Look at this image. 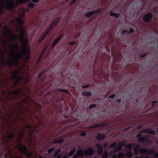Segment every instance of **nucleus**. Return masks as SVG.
I'll return each instance as SVG.
<instances>
[{
    "label": "nucleus",
    "mask_w": 158,
    "mask_h": 158,
    "mask_svg": "<svg viewBox=\"0 0 158 158\" xmlns=\"http://www.w3.org/2000/svg\"><path fill=\"white\" fill-rule=\"evenodd\" d=\"M61 91H64L65 92H66V93H69V92L67 90H65V89H61L60 90Z\"/></svg>",
    "instance_id": "c03bdc74"
},
{
    "label": "nucleus",
    "mask_w": 158,
    "mask_h": 158,
    "mask_svg": "<svg viewBox=\"0 0 158 158\" xmlns=\"http://www.w3.org/2000/svg\"><path fill=\"white\" fill-rule=\"evenodd\" d=\"M20 92V91L19 90H16L10 93V94H18Z\"/></svg>",
    "instance_id": "c756f323"
},
{
    "label": "nucleus",
    "mask_w": 158,
    "mask_h": 158,
    "mask_svg": "<svg viewBox=\"0 0 158 158\" xmlns=\"http://www.w3.org/2000/svg\"><path fill=\"white\" fill-rule=\"evenodd\" d=\"M126 156L127 157H131L132 156V153L131 152H128L126 153Z\"/></svg>",
    "instance_id": "412c9836"
},
{
    "label": "nucleus",
    "mask_w": 158,
    "mask_h": 158,
    "mask_svg": "<svg viewBox=\"0 0 158 158\" xmlns=\"http://www.w3.org/2000/svg\"><path fill=\"white\" fill-rule=\"evenodd\" d=\"M108 156V153L107 152H105L102 156L103 158H107Z\"/></svg>",
    "instance_id": "a878e982"
},
{
    "label": "nucleus",
    "mask_w": 158,
    "mask_h": 158,
    "mask_svg": "<svg viewBox=\"0 0 158 158\" xmlns=\"http://www.w3.org/2000/svg\"><path fill=\"white\" fill-rule=\"evenodd\" d=\"M140 146L139 145H136L135 146L134 148V151L135 154H137L139 151Z\"/></svg>",
    "instance_id": "9b49d317"
},
{
    "label": "nucleus",
    "mask_w": 158,
    "mask_h": 158,
    "mask_svg": "<svg viewBox=\"0 0 158 158\" xmlns=\"http://www.w3.org/2000/svg\"><path fill=\"white\" fill-rule=\"evenodd\" d=\"M76 1L75 0H73L69 4L70 5H72L74 3L76 2Z\"/></svg>",
    "instance_id": "a19ab883"
},
{
    "label": "nucleus",
    "mask_w": 158,
    "mask_h": 158,
    "mask_svg": "<svg viewBox=\"0 0 158 158\" xmlns=\"http://www.w3.org/2000/svg\"><path fill=\"white\" fill-rule=\"evenodd\" d=\"M84 152V151H82V150L80 149L78 150L77 153L76 155H78L79 156H82L85 155Z\"/></svg>",
    "instance_id": "f8f14e48"
},
{
    "label": "nucleus",
    "mask_w": 158,
    "mask_h": 158,
    "mask_svg": "<svg viewBox=\"0 0 158 158\" xmlns=\"http://www.w3.org/2000/svg\"><path fill=\"white\" fill-rule=\"evenodd\" d=\"M152 15L150 13H149L146 15L143 18V20L145 22H148L151 19L152 17Z\"/></svg>",
    "instance_id": "39448f33"
},
{
    "label": "nucleus",
    "mask_w": 158,
    "mask_h": 158,
    "mask_svg": "<svg viewBox=\"0 0 158 158\" xmlns=\"http://www.w3.org/2000/svg\"><path fill=\"white\" fill-rule=\"evenodd\" d=\"M63 141V140L61 139H56L54 143H62Z\"/></svg>",
    "instance_id": "aec40b11"
},
{
    "label": "nucleus",
    "mask_w": 158,
    "mask_h": 158,
    "mask_svg": "<svg viewBox=\"0 0 158 158\" xmlns=\"http://www.w3.org/2000/svg\"><path fill=\"white\" fill-rule=\"evenodd\" d=\"M62 158H67V156L65 155Z\"/></svg>",
    "instance_id": "13d9d810"
},
{
    "label": "nucleus",
    "mask_w": 158,
    "mask_h": 158,
    "mask_svg": "<svg viewBox=\"0 0 158 158\" xmlns=\"http://www.w3.org/2000/svg\"><path fill=\"white\" fill-rule=\"evenodd\" d=\"M94 14V12L93 11L89 12L85 14V16L87 18H89Z\"/></svg>",
    "instance_id": "2eb2a0df"
},
{
    "label": "nucleus",
    "mask_w": 158,
    "mask_h": 158,
    "mask_svg": "<svg viewBox=\"0 0 158 158\" xmlns=\"http://www.w3.org/2000/svg\"><path fill=\"white\" fill-rule=\"evenodd\" d=\"M39 1V0H32V1L34 2H36Z\"/></svg>",
    "instance_id": "8fccbe9b"
},
{
    "label": "nucleus",
    "mask_w": 158,
    "mask_h": 158,
    "mask_svg": "<svg viewBox=\"0 0 158 158\" xmlns=\"http://www.w3.org/2000/svg\"><path fill=\"white\" fill-rule=\"evenodd\" d=\"M116 144H117L116 143H114L110 147L112 148L113 147H114L116 145Z\"/></svg>",
    "instance_id": "a18cd8bd"
},
{
    "label": "nucleus",
    "mask_w": 158,
    "mask_h": 158,
    "mask_svg": "<svg viewBox=\"0 0 158 158\" xmlns=\"http://www.w3.org/2000/svg\"><path fill=\"white\" fill-rule=\"evenodd\" d=\"M124 157L125 155L123 152H120L118 153V158H124Z\"/></svg>",
    "instance_id": "dca6fc26"
},
{
    "label": "nucleus",
    "mask_w": 158,
    "mask_h": 158,
    "mask_svg": "<svg viewBox=\"0 0 158 158\" xmlns=\"http://www.w3.org/2000/svg\"><path fill=\"white\" fill-rule=\"evenodd\" d=\"M61 38V36H60L59 38L56 39L53 42L52 44V46L53 47H54L57 44L58 42L60 41Z\"/></svg>",
    "instance_id": "6e6552de"
},
{
    "label": "nucleus",
    "mask_w": 158,
    "mask_h": 158,
    "mask_svg": "<svg viewBox=\"0 0 158 158\" xmlns=\"http://www.w3.org/2000/svg\"><path fill=\"white\" fill-rule=\"evenodd\" d=\"M39 158H42V157L40 155H39Z\"/></svg>",
    "instance_id": "69168bd1"
},
{
    "label": "nucleus",
    "mask_w": 158,
    "mask_h": 158,
    "mask_svg": "<svg viewBox=\"0 0 158 158\" xmlns=\"http://www.w3.org/2000/svg\"><path fill=\"white\" fill-rule=\"evenodd\" d=\"M117 101L118 103H119L121 102V100L120 99H117Z\"/></svg>",
    "instance_id": "5fc2aeb1"
},
{
    "label": "nucleus",
    "mask_w": 158,
    "mask_h": 158,
    "mask_svg": "<svg viewBox=\"0 0 158 158\" xmlns=\"http://www.w3.org/2000/svg\"><path fill=\"white\" fill-rule=\"evenodd\" d=\"M156 102L153 101L152 102V106H154L155 104L156 103Z\"/></svg>",
    "instance_id": "de8ad7c7"
},
{
    "label": "nucleus",
    "mask_w": 158,
    "mask_h": 158,
    "mask_svg": "<svg viewBox=\"0 0 158 158\" xmlns=\"http://www.w3.org/2000/svg\"><path fill=\"white\" fill-rule=\"evenodd\" d=\"M20 34L18 37L16 35L13 33L7 27H5L2 31L3 37L2 41L5 43L9 41H13L18 39L21 42L23 48L16 43L10 44L4 49L6 53L9 55L8 57L6 59L0 58V64L9 65L16 64L18 60L22 57L26 60L29 58V48L27 46V37L24 33V30L20 28Z\"/></svg>",
    "instance_id": "f257e3e1"
},
{
    "label": "nucleus",
    "mask_w": 158,
    "mask_h": 158,
    "mask_svg": "<svg viewBox=\"0 0 158 158\" xmlns=\"http://www.w3.org/2000/svg\"><path fill=\"white\" fill-rule=\"evenodd\" d=\"M16 22L19 23V25H20L22 23V21L21 19L19 18H17L16 19Z\"/></svg>",
    "instance_id": "393cba45"
},
{
    "label": "nucleus",
    "mask_w": 158,
    "mask_h": 158,
    "mask_svg": "<svg viewBox=\"0 0 158 158\" xmlns=\"http://www.w3.org/2000/svg\"><path fill=\"white\" fill-rule=\"evenodd\" d=\"M44 38V36L42 35L41 37V40H42Z\"/></svg>",
    "instance_id": "3c124183"
},
{
    "label": "nucleus",
    "mask_w": 158,
    "mask_h": 158,
    "mask_svg": "<svg viewBox=\"0 0 158 158\" xmlns=\"http://www.w3.org/2000/svg\"><path fill=\"white\" fill-rule=\"evenodd\" d=\"M140 127H141L138 126V127H137V129H139Z\"/></svg>",
    "instance_id": "e2e57ef3"
},
{
    "label": "nucleus",
    "mask_w": 158,
    "mask_h": 158,
    "mask_svg": "<svg viewBox=\"0 0 158 158\" xmlns=\"http://www.w3.org/2000/svg\"><path fill=\"white\" fill-rule=\"evenodd\" d=\"M27 6L29 7L33 8L34 7V4L32 3H30Z\"/></svg>",
    "instance_id": "5701e85b"
},
{
    "label": "nucleus",
    "mask_w": 158,
    "mask_h": 158,
    "mask_svg": "<svg viewBox=\"0 0 158 158\" xmlns=\"http://www.w3.org/2000/svg\"><path fill=\"white\" fill-rule=\"evenodd\" d=\"M53 149V148H52L48 149V153H50L52 151Z\"/></svg>",
    "instance_id": "ea45409f"
},
{
    "label": "nucleus",
    "mask_w": 158,
    "mask_h": 158,
    "mask_svg": "<svg viewBox=\"0 0 158 158\" xmlns=\"http://www.w3.org/2000/svg\"><path fill=\"white\" fill-rule=\"evenodd\" d=\"M61 19L60 17H58L55 19L49 26V29L52 30L55 26L57 25L60 22Z\"/></svg>",
    "instance_id": "20e7f679"
},
{
    "label": "nucleus",
    "mask_w": 158,
    "mask_h": 158,
    "mask_svg": "<svg viewBox=\"0 0 158 158\" xmlns=\"http://www.w3.org/2000/svg\"><path fill=\"white\" fill-rule=\"evenodd\" d=\"M50 29H49V30H47L46 31L44 32V34L43 35L44 37L47 35V34L49 32V31H50Z\"/></svg>",
    "instance_id": "2f4dec72"
},
{
    "label": "nucleus",
    "mask_w": 158,
    "mask_h": 158,
    "mask_svg": "<svg viewBox=\"0 0 158 158\" xmlns=\"http://www.w3.org/2000/svg\"><path fill=\"white\" fill-rule=\"evenodd\" d=\"M60 149H57L56 152V153H55V155H54V156H56L57 155V154L60 152Z\"/></svg>",
    "instance_id": "c9c22d12"
},
{
    "label": "nucleus",
    "mask_w": 158,
    "mask_h": 158,
    "mask_svg": "<svg viewBox=\"0 0 158 158\" xmlns=\"http://www.w3.org/2000/svg\"><path fill=\"white\" fill-rule=\"evenodd\" d=\"M13 135L12 134L10 133L8 135V138L9 139H11L12 138Z\"/></svg>",
    "instance_id": "f704fd0d"
},
{
    "label": "nucleus",
    "mask_w": 158,
    "mask_h": 158,
    "mask_svg": "<svg viewBox=\"0 0 158 158\" xmlns=\"http://www.w3.org/2000/svg\"><path fill=\"white\" fill-rule=\"evenodd\" d=\"M27 0H18L20 3H23L27 2ZM13 3L12 0H0V8H2L6 6L9 9L11 8L13 6Z\"/></svg>",
    "instance_id": "f03ea898"
},
{
    "label": "nucleus",
    "mask_w": 158,
    "mask_h": 158,
    "mask_svg": "<svg viewBox=\"0 0 158 158\" xmlns=\"http://www.w3.org/2000/svg\"><path fill=\"white\" fill-rule=\"evenodd\" d=\"M110 15L111 16H114L116 17H118L119 15L118 14L113 12H110Z\"/></svg>",
    "instance_id": "4be33fe9"
},
{
    "label": "nucleus",
    "mask_w": 158,
    "mask_h": 158,
    "mask_svg": "<svg viewBox=\"0 0 158 158\" xmlns=\"http://www.w3.org/2000/svg\"><path fill=\"white\" fill-rule=\"evenodd\" d=\"M44 50H43V52H42V53L40 55V57L39 59V60H40V59H41V57L43 55V54H44Z\"/></svg>",
    "instance_id": "e433bc0d"
},
{
    "label": "nucleus",
    "mask_w": 158,
    "mask_h": 158,
    "mask_svg": "<svg viewBox=\"0 0 158 158\" xmlns=\"http://www.w3.org/2000/svg\"><path fill=\"white\" fill-rule=\"evenodd\" d=\"M21 68H20L19 69L17 70L14 71H13L12 72V74L13 75L12 76V77L13 78H15L16 77L15 76V75H17L20 72V70L21 69Z\"/></svg>",
    "instance_id": "1a4fd4ad"
},
{
    "label": "nucleus",
    "mask_w": 158,
    "mask_h": 158,
    "mask_svg": "<svg viewBox=\"0 0 158 158\" xmlns=\"http://www.w3.org/2000/svg\"><path fill=\"white\" fill-rule=\"evenodd\" d=\"M133 29L132 28H131L129 30V32H128V31H127V32H128V33H132L133 32Z\"/></svg>",
    "instance_id": "4c0bfd02"
},
{
    "label": "nucleus",
    "mask_w": 158,
    "mask_h": 158,
    "mask_svg": "<svg viewBox=\"0 0 158 158\" xmlns=\"http://www.w3.org/2000/svg\"><path fill=\"white\" fill-rule=\"evenodd\" d=\"M154 152L153 150H150L148 152V153L149 155H152L153 154Z\"/></svg>",
    "instance_id": "cd10ccee"
},
{
    "label": "nucleus",
    "mask_w": 158,
    "mask_h": 158,
    "mask_svg": "<svg viewBox=\"0 0 158 158\" xmlns=\"http://www.w3.org/2000/svg\"><path fill=\"white\" fill-rule=\"evenodd\" d=\"M112 158H117V156L116 154L113 155L112 156Z\"/></svg>",
    "instance_id": "49530a36"
},
{
    "label": "nucleus",
    "mask_w": 158,
    "mask_h": 158,
    "mask_svg": "<svg viewBox=\"0 0 158 158\" xmlns=\"http://www.w3.org/2000/svg\"><path fill=\"white\" fill-rule=\"evenodd\" d=\"M75 150V149H74L73 150L69 152V155L70 156H71L73 155L74 153Z\"/></svg>",
    "instance_id": "7c9ffc66"
},
{
    "label": "nucleus",
    "mask_w": 158,
    "mask_h": 158,
    "mask_svg": "<svg viewBox=\"0 0 158 158\" xmlns=\"http://www.w3.org/2000/svg\"><path fill=\"white\" fill-rule=\"evenodd\" d=\"M139 151L142 153H147L148 152L147 149L143 148H141Z\"/></svg>",
    "instance_id": "a211bd4d"
},
{
    "label": "nucleus",
    "mask_w": 158,
    "mask_h": 158,
    "mask_svg": "<svg viewBox=\"0 0 158 158\" xmlns=\"http://www.w3.org/2000/svg\"><path fill=\"white\" fill-rule=\"evenodd\" d=\"M145 56H146V54H144V55L141 56V57H143Z\"/></svg>",
    "instance_id": "052dcab7"
},
{
    "label": "nucleus",
    "mask_w": 158,
    "mask_h": 158,
    "mask_svg": "<svg viewBox=\"0 0 158 158\" xmlns=\"http://www.w3.org/2000/svg\"><path fill=\"white\" fill-rule=\"evenodd\" d=\"M60 155H58V156L56 158H60Z\"/></svg>",
    "instance_id": "680f3d73"
},
{
    "label": "nucleus",
    "mask_w": 158,
    "mask_h": 158,
    "mask_svg": "<svg viewBox=\"0 0 158 158\" xmlns=\"http://www.w3.org/2000/svg\"><path fill=\"white\" fill-rule=\"evenodd\" d=\"M143 157V156H141L140 157H136L135 158H142Z\"/></svg>",
    "instance_id": "bf43d9fd"
},
{
    "label": "nucleus",
    "mask_w": 158,
    "mask_h": 158,
    "mask_svg": "<svg viewBox=\"0 0 158 158\" xmlns=\"http://www.w3.org/2000/svg\"><path fill=\"white\" fill-rule=\"evenodd\" d=\"M105 137V135L103 134H98L97 136V139L99 140L103 139Z\"/></svg>",
    "instance_id": "ddd939ff"
},
{
    "label": "nucleus",
    "mask_w": 158,
    "mask_h": 158,
    "mask_svg": "<svg viewBox=\"0 0 158 158\" xmlns=\"http://www.w3.org/2000/svg\"><path fill=\"white\" fill-rule=\"evenodd\" d=\"M120 144L121 145H122V146H124V144L123 143H120Z\"/></svg>",
    "instance_id": "864d4df0"
},
{
    "label": "nucleus",
    "mask_w": 158,
    "mask_h": 158,
    "mask_svg": "<svg viewBox=\"0 0 158 158\" xmlns=\"http://www.w3.org/2000/svg\"><path fill=\"white\" fill-rule=\"evenodd\" d=\"M122 148V145H121L120 143L115 148L114 150L115 152H116Z\"/></svg>",
    "instance_id": "f3484780"
},
{
    "label": "nucleus",
    "mask_w": 158,
    "mask_h": 158,
    "mask_svg": "<svg viewBox=\"0 0 158 158\" xmlns=\"http://www.w3.org/2000/svg\"><path fill=\"white\" fill-rule=\"evenodd\" d=\"M76 155L74 156L73 158H77L76 157Z\"/></svg>",
    "instance_id": "0e129e2a"
},
{
    "label": "nucleus",
    "mask_w": 158,
    "mask_h": 158,
    "mask_svg": "<svg viewBox=\"0 0 158 158\" xmlns=\"http://www.w3.org/2000/svg\"><path fill=\"white\" fill-rule=\"evenodd\" d=\"M141 135L140 134H138L137 136V137L138 138V140L139 141H144L145 140V139L144 137H141Z\"/></svg>",
    "instance_id": "4468645a"
},
{
    "label": "nucleus",
    "mask_w": 158,
    "mask_h": 158,
    "mask_svg": "<svg viewBox=\"0 0 158 158\" xmlns=\"http://www.w3.org/2000/svg\"><path fill=\"white\" fill-rule=\"evenodd\" d=\"M127 148L129 149H131L132 148V144L131 143L128 144L127 146Z\"/></svg>",
    "instance_id": "bb28decb"
},
{
    "label": "nucleus",
    "mask_w": 158,
    "mask_h": 158,
    "mask_svg": "<svg viewBox=\"0 0 158 158\" xmlns=\"http://www.w3.org/2000/svg\"><path fill=\"white\" fill-rule=\"evenodd\" d=\"M144 158H149V157L148 156L145 157Z\"/></svg>",
    "instance_id": "338daca9"
},
{
    "label": "nucleus",
    "mask_w": 158,
    "mask_h": 158,
    "mask_svg": "<svg viewBox=\"0 0 158 158\" xmlns=\"http://www.w3.org/2000/svg\"><path fill=\"white\" fill-rule=\"evenodd\" d=\"M141 133H147L150 134L152 135H154L155 134V132L153 130H145L143 131H140Z\"/></svg>",
    "instance_id": "0eeeda50"
},
{
    "label": "nucleus",
    "mask_w": 158,
    "mask_h": 158,
    "mask_svg": "<svg viewBox=\"0 0 158 158\" xmlns=\"http://www.w3.org/2000/svg\"><path fill=\"white\" fill-rule=\"evenodd\" d=\"M107 145V143H105L104 144V147H106Z\"/></svg>",
    "instance_id": "6e6d98bb"
},
{
    "label": "nucleus",
    "mask_w": 158,
    "mask_h": 158,
    "mask_svg": "<svg viewBox=\"0 0 158 158\" xmlns=\"http://www.w3.org/2000/svg\"><path fill=\"white\" fill-rule=\"evenodd\" d=\"M85 151V155H90L93 153V151L91 148H89L87 150H84Z\"/></svg>",
    "instance_id": "423d86ee"
},
{
    "label": "nucleus",
    "mask_w": 158,
    "mask_h": 158,
    "mask_svg": "<svg viewBox=\"0 0 158 158\" xmlns=\"http://www.w3.org/2000/svg\"><path fill=\"white\" fill-rule=\"evenodd\" d=\"M126 32H127V31H126V30L123 31V32H122L123 34H124Z\"/></svg>",
    "instance_id": "603ef678"
},
{
    "label": "nucleus",
    "mask_w": 158,
    "mask_h": 158,
    "mask_svg": "<svg viewBox=\"0 0 158 158\" xmlns=\"http://www.w3.org/2000/svg\"><path fill=\"white\" fill-rule=\"evenodd\" d=\"M15 147L18 148L19 150L24 152L26 155L30 157L32 154L31 152H25V147L23 146L21 143H19L18 145L16 146Z\"/></svg>",
    "instance_id": "7ed1b4c3"
},
{
    "label": "nucleus",
    "mask_w": 158,
    "mask_h": 158,
    "mask_svg": "<svg viewBox=\"0 0 158 158\" xmlns=\"http://www.w3.org/2000/svg\"><path fill=\"white\" fill-rule=\"evenodd\" d=\"M115 95L114 94H113L112 95H110L109 96V98H113L114 97H115Z\"/></svg>",
    "instance_id": "37998d69"
},
{
    "label": "nucleus",
    "mask_w": 158,
    "mask_h": 158,
    "mask_svg": "<svg viewBox=\"0 0 158 158\" xmlns=\"http://www.w3.org/2000/svg\"><path fill=\"white\" fill-rule=\"evenodd\" d=\"M75 44V43L74 42H70L69 43V44Z\"/></svg>",
    "instance_id": "4d7b16f0"
},
{
    "label": "nucleus",
    "mask_w": 158,
    "mask_h": 158,
    "mask_svg": "<svg viewBox=\"0 0 158 158\" xmlns=\"http://www.w3.org/2000/svg\"><path fill=\"white\" fill-rule=\"evenodd\" d=\"M94 158H97L96 157H94Z\"/></svg>",
    "instance_id": "774afa93"
},
{
    "label": "nucleus",
    "mask_w": 158,
    "mask_h": 158,
    "mask_svg": "<svg viewBox=\"0 0 158 158\" xmlns=\"http://www.w3.org/2000/svg\"><path fill=\"white\" fill-rule=\"evenodd\" d=\"M97 147L98 149H102V146L100 144H98L97 145Z\"/></svg>",
    "instance_id": "473e14b6"
},
{
    "label": "nucleus",
    "mask_w": 158,
    "mask_h": 158,
    "mask_svg": "<svg viewBox=\"0 0 158 158\" xmlns=\"http://www.w3.org/2000/svg\"><path fill=\"white\" fill-rule=\"evenodd\" d=\"M96 107V105L95 104L92 105L90 106L89 108V109H92L93 108L95 107Z\"/></svg>",
    "instance_id": "72a5a7b5"
},
{
    "label": "nucleus",
    "mask_w": 158,
    "mask_h": 158,
    "mask_svg": "<svg viewBox=\"0 0 158 158\" xmlns=\"http://www.w3.org/2000/svg\"><path fill=\"white\" fill-rule=\"evenodd\" d=\"M101 11L102 10L101 9H98L94 11H93V12H94V14L96 13L97 14H99L101 13Z\"/></svg>",
    "instance_id": "b1692460"
},
{
    "label": "nucleus",
    "mask_w": 158,
    "mask_h": 158,
    "mask_svg": "<svg viewBox=\"0 0 158 158\" xmlns=\"http://www.w3.org/2000/svg\"><path fill=\"white\" fill-rule=\"evenodd\" d=\"M80 135L81 136H85L86 135V133L85 132H82L81 134Z\"/></svg>",
    "instance_id": "79ce46f5"
},
{
    "label": "nucleus",
    "mask_w": 158,
    "mask_h": 158,
    "mask_svg": "<svg viewBox=\"0 0 158 158\" xmlns=\"http://www.w3.org/2000/svg\"><path fill=\"white\" fill-rule=\"evenodd\" d=\"M102 152V149H98V152L99 154H101Z\"/></svg>",
    "instance_id": "58836bf2"
},
{
    "label": "nucleus",
    "mask_w": 158,
    "mask_h": 158,
    "mask_svg": "<svg viewBox=\"0 0 158 158\" xmlns=\"http://www.w3.org/2000/svg\"><path fill=\"white\" fill-rule=\"evenodd\" d=\"M14 81L15 84H17L20 82V78H16Z\"/></svg>",
    "instance_id": "c85d7f7f"
},
{
    "label": "nucleus",
    "mask_w": 158,
    "mask_h": 158,
    "mask_svg": "<svg viewBox=\"0 0 158 158\" xmlns=\"http://www.w3.org/2000/svg\"><path fill=\"white\" fill-rule=\"evenodd\" d=\"M4 44H5L6 45V46L5 47V48H4L3 51H0V57L4 55V52H6L5 51L4 49L6 48L7 46L8 45V44L6 45V44L5 43H4Z\"/></svg>",
    "instance_id": "6ab92c4d"
},
{
    "label": "nucleus",
    "mask_w": 158,
    "mask_h": 158,
    "mask_svg": "<svg viewBox=\"0 0 158 158\" xmlns=\"http://www.w3.org/2000/svg\"><path fill=\"white\" fill-rule=\"evenodd\" d=\"M89 86V85H86L83 86L82 88H87Z\"/></svg>",
    "instance_id": "09e8293b"
},
{
    "label": "nucleus",
    "mask_w": 158,
    "mask_h": 158,
    "mask_svg": "<svg viewBox=\"0 0 158 158\" xmlns=\"http://www.w3.org/2000/svg\"><path fill=\"white\" fill-rule=\"evenodd\" d=\"M82 95L85 97L90 96L92 94V93L90 91H85L82 93Z\"/></svg>",
    "instance_id": "9d476101"
}]
</instances>
